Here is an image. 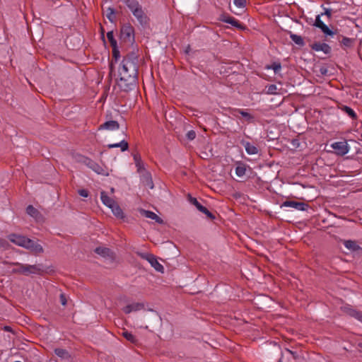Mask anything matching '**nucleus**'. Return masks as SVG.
Segmentation results:
<instances>
[{
	"label": "nucleus",
	"instance_id": "c9c22d12",
	"mask_svg": "<svg viewBox=\"0 0 362 362\" xmlns=\"http://www.w3.org/2000/svg\"><path fill=\"white\" fill-rule=\"evenodd\" d=\"M267 93L269 95H274L277 93V86L275 84H270L266 87Z\"/></svg>",
	"mask_w": 362,
	"mask_h": 362
},
{
	"label": "nucleus",
	"instance_id": "473e14b6",
	"mask_svg": "<svg viewBox=\"0 0 362 362\" xmlns=\"http://www.w3.org/2000/svg\"><path fill=\"white\" fill-rule=\"evenodd\" d=\"M246 173V167L244 164L238 165L235 168V174L237 176L241 177L245 175Z\"/></svg>",
	"mask_w": 362,
	"mask_h": 362
},
{
	"label": "nucleus",
	"instance_id": "393cba45",
	"mask_svg": "<svg viewBox=\"0 0 362 362\" xmlns=\"http://www.w3.org/2000/svg\"><path fill=\"white\" fill-rule=\"evenodd\" d=\"M54 354L62 359H69L70 358V355L69 352L64 349L57 348L54 349Z\"/></svg>",
	"mask_w": 362,
	"mask_h": 362
},
{
	"label": "nucleus",
	"instance_id": "79ce46f5",
	"mask_svg": "<svg viewBox=\"0 0 362 362\" xmlns=\"http://www.w3.org/2000/svg\"><path fill=\"white\" fill-rule=\"evenodd\" d=\"M187 138L188 140H194L196 137V133L194 130H190L187 133Z\"/></svg>",
	"mask_w": 362,
	"mask_h": 362
},
{
	"label": "nucleus",
	"instance_id": "20e7f679",
	"mask_svg": "<svg viewBox=\"0 0 362 362\" xmlns=\"http://www.w3.org/2000/svg\"><path fill=\"white\" fill-rule=\"evenodd\" d=\"M331 147L339 156H344L349 151V147L346 141H337L331 144Z\"/></svg>",
	"mask_w": 362,
	"mask_h": 362
},
{
	"label": "nucleus",
	"instance_id": "72a5a7b5",
	"mask_svg": "<svg viewBox=\"0 0 362 362\" xmlns=\"http://www.w3.org/2000/svg\"><path fill=\"white\" fill-rule=\"evenodd\" d=\"M267 69H272L275 74L279 73L281 69V65L279 62H274L271 65H267L266 66Z\"/></svg>",
	"mask_w": 362,
	"mask_h": 362
},
{
	"label": "nucleus",
	"instance_id": "6e6552de",
	"mask_svg": "<svg viewBox=\"0 0 362 362\" xmlns=\"http://www.w3.org/2000/svg\"><path fill=\"white\" fill-rule=\"evenodd\" d=\"M314 25L321 30L326 35L333 36L334 33L331 30L327 25L321 20L320 15H317L315 18Z\"/></svg>",
	"mask_w": 362,
	"mask_h": 362
},
{
	"label": "nucleus",
	"instance_id": "a878e982",
	"mask_svg": "<svg viewBox=\"0 0 362 362\" xmlns=\"http://www.w3.org/2000/svg\"><path fill=\"white\" fill-rule=\"evenodd\" d=\"M143 182L144 185L149 189H153L154 187L153 182L151 178V176L149 173H146L143 177Z\"/></svg>",
	"mask_w": 362,
	"mask_h": 362
},
{
	"label": "nucleus",
	"instance_id": "c756f323",
	"mask_svg": "<svg viewBox=\"0 0 362 362\" xmlns=\"http://www.w3.org/2000/svg\"><path fill=\"white\" fill-rule=\"evenodd\" d=\"M124 4L131 10V11H134L135 8H137L141 6L137 0H127L124 2Z\"/></svg>",
	"mask_w": 362,
	"mask_h": 362
},
{
	"label": "nucleus",
	"instance_id": "412c9836",
	"mask_svg": "<svg viewBox=\"0 0 362 362\" xmlns=\"http://www.w3.org/2000/svg\"><path fill=\"white\" fill-rule=\"evenodd\" d=\"M313 48L317 52L322 51L325 54H328L331 51V47L326 43H316Z\"/></svg>",
	"mask_w": 362,
	"mask_h": 362
},
{
	"label": "nucleus",
	"instance_id": "dca6fc26",
	"mask_svg": "<svg viewBox=\"0 0 362 362\" xmlns=\"http://www.w3.org/2000/svg\"><path fill=\"white\" fill-rule=\"evenodd\" d=\"M240 143L245 147V149L247 154L256 155L258 153V148L256 146L245 140L241 141Z\"/></svg>",
	"mask_w": 362,
	"mask_h": 362
},
{
	"label": "nucleus",
	"instance_id": "e433bc0d",
	"mask_svg": "<svg viewBox=\"0 0 362 362\" xmlns=\"http://www.w3.org/2000/svg\"><path fill=\"white\" fill-rule=\"evenodd\" d=\"M115 12L114 8H108L107 10L106 17L109 19L110 22H114L115 18Z\"/></svg>",
	"mask_w": 362,
	"mask_h": 362
},
{
	"label": "nucleus",
	"instance_id": "58836bf2",
	"mask_svg": "<svg viewBox=\"0 0 362 362\" xmlns=\"http://www.w3.org/2000/svg\"><path fill=\"white\" fill-rule=\"evenodd\" d=\"M200 211H201L202 213H203V214H206V216H207L208 218H209L210 219H212V220H213V219H214V218H215L214 215L212 213H211V212H210V211H209L206 207H204V206L203 207V209H202Z\"/></svg>",
	"mask_w": 362,
	"mask_h": 362
},
{
	"label": "nucleus",
	"instance_id": "39448f33",
	"mask_svg": "<svg viewBox=\"0 0 362 362\" xmlns=\"http://www.w3.org/2000/svg\"><path fill=\"white\" fill-rule=\"evenodd\" d=\"M142 257L144 259H146L151 265L152 267L155 269L156 271L163 273L164 272V267L163 266L160 264L156 257L151 254H145L142 255Z\"/></svg>",
	"mask_w": 362,
	"mask_h": 362
},
{
	"label": "nucleus",
	"instance_id": "2eb2a0df",
	"mask_svg": "<svg viewBox=\"0 0 362 362\" xmlns=\"http://www.w3.org/2000/svg\"><path fill=\"white\" fill-rule=\"evenodd\" d=\"M140 214L145 217L148 218H151L152 220H154L158 223H163V221L161 218H160L158 216H157L154 212L145 210V209H140L139 210Z\"/></svg>",
	"mask_w": 362,
	"mask_h": 362
},
{
	"label": "nucleus",
	"instance_id": "aec40b11",
	"mask_svg": "<svg viewBox=\"0 0 362 362\" xmlns=\"http://www.w3.org/2000/svg\"><path fill=\"white\" fill-rule=\"evenodd\" d=\"M221 21L225 23H229L235 28H238L240 29L243 28V25L240 23V22L233 17L223 16L221 18Z\"/></svg>",
	"mask_w": 362,
	"mask_h": 362
},
{
	"label": "nucleus",
	"instance_id": "c03bdc74",
	"mask_svg": "<svg viewBox=\"0 0 362 362\" xmlns=\"http://www.w3.org/2000/svg\"><path fill=\"white\" fill-rule=\"evenodd\" d=\"M60 302H61L62 305H66V296H65L64 293H61L60 294Z\"/></svg>",
	"mask_w": 362,
	"mask_h": 362
},
{
	"label": "nucleus",
	"instance_id": "f8f14e48",
	"mask_svg": "<svg viewBox=\"0 0 362 362\" xmlns=\"http://www.w3.org/2000/svg\"><path fill=\"white\" fill-rule=\"evenodd\" d=\"M86 165L88 168L99 175H108V173H106L102 166L92 160L88 159L86 162Z\"/></svg>",
	"mask_w": 362,
	"mask_h": 362
},
{
	"label": "nucleus",
	"instance_id": "4c0bfd02",
	"mask_svg": "<svg viewBox=\"0 0 362 362\" xmlns=\"http://www.w3.org/2000/svg\"><path fill=\"white\" fill-rule=\"evenodd\" d=\"M352 42H353V40L349 37H343V39L341 40V44L344 46L347 47H351L352 45Z\"/></svg>",
	"mask_w": 362,
	"mask_h": 362
},
{
	"label": "nucleus",
	"instance_id": "5fc2aeb1",
	"mask_svg": "<svg viewBox=\"0 0 362 362\" xmlns=\"http://www.w3.org/2000/svg\"><path fill=\"white\" fill-rule=\"evenodd\" d=\"M360 346L362 348V344H360Z\"/></svg>",
	"mask_w": 362,
	"mask_h": 362
},
{
	"label": "nucleus",
	"instance_id": "37998d69",
	"mask_svg": "<svg viewBox=\"0 0 362 362\" xmlns=\"http://www.w3.org/2000/svg\"><path fill=\"white\" fill-rule=\"evenodd\" d=\"M134 160L135 161L136 167L138 168V170L139 171L141 168V158L137 155H134Z\"/></svg>",
	"mask_w": 362,
	"mask_h": 362
},
{
	"label": "nucleus",
	"instance_id": "8fccbe9b",
	"mask_svg": "<svg viewBox=\"0 0 362 362\" xmlns=\"http://www.w3.org/2000/svg\"><path fill=\"white\" fill-rule=\"evenodd\" d=\"M277 349H278V351L280 352V354H281V355H282V354H281V352L280 351V349H279V347H277ZM277 362H281V356L280 357V358L278 360V361H277Z\"/></svg>",
	"mask_w": 362,
	"mask_h": 362
},
{
	"label": "nucleus",
	"instance_id": "1a4fd4ad",
	"mask_svg": "<svg viewBox=\"0 0 362 362\" xmlns=\"http://www.w3.org/2000/svg\"><path fill=\"white\" fill-rule=\"evenodd\" d=\"M8 239L13 244L25 247L28 238L21 235L12 233L8 235Z\"/></svg>",
	"mask_w": 362,
	"mask_h": 362
},
{
	"label": "nucleus",
	"instance_id": "de8ad7c7",
	"mask_svg": "<svg viewBox=\"0 0 362 362\" xmlns=\"http://www.w3.org/2000/svg\"><path fill=\"white\" fill-rule=\"evenodd\" d=\"M8 245V243L6 240L0 238V248H5Z\"/></svg>",
	"mask_w": 362,
	"mask_h": 362
},
{
	"label": "nucleus",
	"instance_id": "9d476101",
	"mask_svg": "<svg viewBox=\"0 0 362 362\" xmlns=\"http://www.w3.org/2000/svg\"><path fill=\"white\" fill-rule=\"evenodd\" d=\"M281 207H291L298 211H305L308 208V205L303 202L286 200L282 203Z\"/></svg>",
	"mask_w": 362,
	"mask_h": 362
},
{
	"label": "nucleus",
	"instance_id": "f257e3e1",
	"mask_svg": "<svg viewBox=\"0 0 362 362\" xmlns=\"http://www.w3.org/2000/svg\"><path fill=\"white\" fill-rule=\"evenodd\" d=\"M117 85L121 90L129 91L136 86L137 77L136 63L129 57L124 58L118 69Z\"/></svg>",
	"mask_w": 362,
	"mask_h": 362
},
{
	"label": "nucleus",
	"instance_id": "7ed1b4c3",
	"mask_svg": "<svg viewBox=\"0 0 362 362\" xmlns=\"http://www.w3.org/2000/svg\"><path fill=\"white\" fill-rule=\"evenodd\" d=\"M120 36L124 42L132 43L134 41V28L129 24L124 25L121 28Z\"/></svg>",
	"mask_w": 362,
	"mask_h": 362
},
{
	"label": "nucleus",
	"instance_id": "b1692460",
	"mask_svg": "<svg viewBox=\"0 0 362 362\" xmlns=\"http://www.w3.org/2000/svg\"><path fill=\"white\" fill-rule=\"evenodd\" d=\"M112 214L119 219L124 218V214L120 206L116 203L112 207H111Z\"/></svg>",
	"mask_w": 362,
	"mask_h": 362
},
{
	"label": "nucleus",
	"instance_id": "6e6d98bb",
	"mask_svg": "<svg viewBox=\"0 0 362 362\" xmlns=\"http://www.w3.org/2000/svg\"><path fill=\"white\" fill-rule=\"evenodd\" d=\"M14 362H21V361H14Z\"/></svg>",
	"mask_w": 362,
	"mask_h": 362
},
{
	"label": "nucleus",
	"instance_id": "f3484780",
	"mask_svg": "<svg viewBox=\"0 0 362 362\" xmlns=\"http://www.w3.org/2000/svg\"><path fill=\"white\" fill-rule=\"evenodd\" d=\"M344 247L350 252H356L361 250L357 242L352 240H345L343 241Z\"/></svg>",
	"mask_w": 362,
	"mask_h": 362
},
{
	"label": "nucleus",
	"instance_id": "0eeeda50",
	"mask_svg": "<svg viewBox=\"0 0 362 362\" xmlns=\"http://www.w3.org/2000/svg\"><path fill=\"white\" fill-rule=\"evenodd\" d=\"M24 248L30 250L35 254H40L44 251L42 245L30 238H28L26 240V244Z\"/></svg>",
	"mask_w": 362,
	"mask_h": 362
},
{
	"label": "nucleus",
	"instance_id": "bb28decb",
	"mask_svg": "<svg viewBox=\"0 0 362 362\" xmlns=\"http://www.w3.org/2000/svg\"><path fill=\"white\" fill-rule=\"evenodd\" d=\"M26 212L28 214H29L30 216L35 218V219H38L40 214L39 211L34 208L32 205H29L26 209Z\"/></svg>",
	"mask_w": 362,
	"mask_h": 362
},
{
	"label": "nucleus",
	"instance_id": "5701e85b",
	"mask_svg": "<svg viewBox=\"0 0 362 362\" xmlns=\"http://www.w3.org/2000/svg\"><path fill=\"white\" fill-rule=\"evenodd\" d=\"M339 109L343 112H344L345 114H346L349 117H351L352 119H357V115L356 113L355 112V111L351 108L349 106H346V105H341L339 107Z\"/></svg>",
	"mask_w": 362,
	"mask_h": 362
},
{
	"label": "nucleus",
	"instance_id": "f704fd0d",
	"mask_svg": "<svg viewBox=\"0 0 362 362\" xmlns=\"http://www.w3.org/2000/svg\"><path fill=\"white\" fill-rule=\"evenodd\" d=\"M122 334L127 340L130 342L134 343L136 341L135 336L128 331H123Z\"/></svg>",
	"mask_w": 362,
	"mask_h": 362
},
{
	"label": "nucleus",
	"instance_id": "9b49d317",
	"mask_svg": "<svg viewBox=\"0 0 362 362\" xmlns=\"http://www.w3.org/2000/svg\"><path fill=\"white\" fill-rule=\"evenodd\" d=\"M144 308V304L143 303H133L124 307L122 310L125 314H129L132 312L139 311Z\"/></svg>",
	"mask_w": 362,
	"mask_h": 362
},
{
	"label": "nucleus",
	"instance_id": "ddd939ff",
	"mask_svg": "<svg viewBox=\"0 0 362 362\" xmlns=\"http://www.w3.org/2000/svg\"><path fill=\"white\" fill-rule=\"evenodd\" d=\"M343 310L345 313H346L349 316L354 317L359 322H362V313L361 312L352 308L349 305L344 306L343 308Z\"/></svg>",
	"mask_w": 362,
	"mask_h": 362
},
{
	"label": "nucleus",
	"instance_id": "2f4dec72",
	"mask_svg": "<svg viewBox=\"0 0 362 362\" xmlns=\"http://www.w3.org/2000/svg\"><path fill=\"white\" fill-rule=\"evenodd\" d=\"M95 252L97 254L102 255L103 257L109 256L111 253V251L110 249H108L107 247H98L95 248Z\"/></svg>",
	"mask_w": 362,
	"mask_h": 362
},
{
	"label": "nucleus",
	"instance_id": "a211bd4d",
	"mask_svg": "<svg viewBox=\"0 0 362 362\" xmlns=\"http://www.w3.org/2000/svg\"><path fill=\"white\" fill-rule=\"evenodd\" d=\"M100 199L103 204L111 209L115 204V201L110 197L104 191L100 192Z\"/></svg>",
	"mask_w": 362,
	"mask_h": 362
},
{
	"label": "nucleus",
	"instance_id": "864d4df0",
	"mask_svg": "<svg viewBox=\"0 0 362 362\" xmlns=\"http://www.w3.org/2000/svg\"><path fill=\"white\" fill-rule=\"evenodd\" d=\"M80 42H81V40H80V39H78V44H80Z\"/></svg>",
	"mask_w": 362,
	"mask_h": 362
},
{
	"label": "nucleus",
	"instance_id": "423d86ee",
	"mask_svg": "<svg viewBox=\"0 0 362 362\" xmlns=\"http://www.w3.org/2000/svg\"><path fill=\"white\" fill-rule=\"evenodd\" d=\"M132 12L133 15L134 16V17L137 19V21L141 25H147L148 19L147 16L144 12L141 6H140L137 8H135Z\"/></svg>",
	"mask_w": 362,
	"mask_h": 362
},
{
	"label": "nucleus",
	"instance_id": "3c124183",
	"mask_svg": "<svg viewBox=\"0 0 362 362\" xmlns=\"http://www.w3.org/2000/svg\"><path fill=\"white\" fill-rule=\"evenodd\" d=\"M4 329L6 331H11V327H7V326L4 327Z\"/></svg>",
	"mask_w": 362,
	"mask_h": 362
},
{
	"label": "nucleus",
	"instance_id": "49530a36",
	"mask_svg": "<svg viewBox=\"0 0 362 362\" xmlns=\"http://www.w3.org/2000/svg\"><path fill=\"white\" fill-rule=\"evenodd\" d=\"M322 15H325L329 18H330L331 16H332V9L325 8V12L323 13H322Z\"/></svg>",
	"mask_w": 362,
	"mask_h": 362
},
{
	"label": "nucleus",
	"instance_id": "c85d7f7f",
	"mask_svg": "<svg viewBox=\"0 0 362 362\" xmlns=\"http://www.w3.org/2000/svg\"><path fill=\"white\" fill-rule=\"evenodd\" d=\"M290 37L296 45L300 46L304 45V41L301 36L290 33Z\"/></svg>",
	"mask_w": 362,
	"mask_h": 362
},
{
	"label": "nucleus",
	"instance_id": "ea45409f",
	"mask_svg": "<svg viewBox=\"0 0 362 362\" xmlns=\"http://www.w3.org/2000/svg\"><path fill=\"white\" fill-rule=\"evenodd\" d=\"M200 211H201L202 213H203V214H206V216H207L208 218H209L210 219H212V220H213V219H214V218H215L214 215L212 213H211V212H210V211H209L206 207H204V206L203 207V209H202Z\"/></svg>",
	"mask_w": 362,
	"mask_h": 362
},
{
	"label": "nucleus",
	"instance_id": "4468645a",
	"mask_svg": "<svg viewBox=\"0 0 362 362\" xmlns=\"http://www.w3.org/2000/svg\"><path fill=\"white\" fill-rule=\"evenodd\" d=\"M119 128V124L117 121L110 120L101 124L99 127V130L106 129L109 131H114L118 129Z\"/></svg>",
	"mask_w": 362,
	"mask_h": 362
},
{
	"label": "nucleus",
	"instance_id": "4d7b16f0",
	"mask_svg": "<svg viewBox=\"0 0 362 362\" xmlns=\"http://www.w3.org/2000/svg\"><path fill=\"white\" fill-rule=\"evenodd\" d=\"M124 2H125L127 0H122Z\"/></svg>",
	"mask_w": 362,
	"mask_h": 362
},
{
	"label": "nucleus",
	"instance_id": "cd10ccee",
	"mask_svg": "<svg viewBox=\"0 0 362 362\" xmlns=\"http://www.w3.org/2000/svg\"><path fill=\"white\" fill-rule=\"evenodd\" d=\"M107 37L109 40V42H110L111 44V46L115 49L117 46V41L114 38V33L112 31H110L107 33ZM113 53H114V55L115 57L116 56V51L114 49L113 50Z\"/></svg>",
	"mask_w": 362,
	"mask_h": 362
},
{
	"label": "nucleus",
	"instance_id": "a18cd8bd",
	"mask_svg": "<svg viewBox=\"0 0 362 362\" xmlns=\"http://www.w3.org/2000/svg\"><path fill=\"white\" fill-rule=\"evenodd\" d=\"M78 194L83 197H87L88 196V192L86 189L78 190Z\"/></svg>",
	"mask_w": 362,
	"mask_h": 362
},
{
	"label": "nucleus",
	"instance_id": "4be33fe9",
	"mask_svg": "<svg viewBox=\"0 0 362 362\" xmlns=\"http://www.w3.org/2000/svg\"><path fill=\"white\" fill-rule=\"evenodd\" d=\"M236 113H238L240 114L243 117H244L245 119V120L248 122H254V117L250 115V113H248L247 112L245 111L244 110H242V109H235L234 110V113H233V115L234 116H237L236 115Z\"/></svg>",
	"mask_w": 362,
	"mask_h": 362
},
{
	"label": "nucleus",
	"instance_id": "7c9ffc66",
	"mask_svg": "<svg viewBox=\"0 0 362 362\" xmlns=\"http://www.w3.org/2000/svg\"><path fill=\"white\" fill-rule=\"evenodd\" d=\"M187 199L189 202L193 204L199 211L203 209L204 206H202L196 198L192 197L190 194H188Z\"/></svg>",
	"mask_w": 362,
	"mask_h": 362
},
{
	"label": "nucleus",
	"instance_id": "603ef678",
	"mask_svg": "<svg viewBox=\"0 0 362 362\" xmlns=\"http://www.w3.org/2000/svg\"><path fill=\"white\" fill-rule=\"evenodd\" d=\"M72 40V37H68L66 39V43H68V42H71Z\"/></svg>",
	"mask_w": 362,
	"mask_h": 362
},
{
	"label": "nucleus",
	"instance_id": "a19ab883",
	"mask_svg": "<svg viewBox=\"0 0 362 362\" xmlns=\"http://www.w3.org/2000/svg\"><path fill=\"white\" fill-rule=\"evenodd\" d=\"M234 4L238 8H244L246 4L245 0H233Z\"/></svg>",
	"mask_w": 362,
	"mask_h": 362
},
{
	"label": "nucleus",
	"instance_id": "f03ea898",
	"mask_svg": "<svg viewBox=\"0 0 362 362\" xmlns=\"http://www.w3.org/2000/svg\"><path fill=\"white\" fill-rule=\"evenodd\" d=\"M13 264L18 267L13 269V273L22 274L28 276L29 274H37L41 272L40 265L23 264L18 262L13 263Z\"/></svg>",
	"mask_w": 362,
	"mask_h": 362
},
{
	"label": "nucleus",
	"instance_id": "6ab92c4d",
	"mask_svg": "<svg viewBox=\"0 0 362 362\" xmlns=\"http://www.w3.org/2000/svg\"><path fill=\"white\" fill-rule=\"evenodd\" d=\"M122 135L124 136V138L121 140L120 142L116 143V144H108L107 147L109 148H120L122 151H127L129 148V144L124 139L125 134L124 133H122Z\"/></svg>",
	"mask_w": 362,
	"mask_h": 362
},
{
	"label": "nucleus",
	"instance_id": "09e8293b",
	"mask_svg": "<svg viewBox=\"0 0 362 362\" xmlns=\"http://www.w3.org/2000/svg\"><path fill=\"white\" fill-rule=\"evenodd\" d=\"M285 351H286V352H288V354H290L293 356V358L294 359H296V358H298V356L296 352L293 351H291V350H290V349H285Z\"/></svg>",
	"mask_w": 362,
	"mask_h": 362
}]
</instances>
